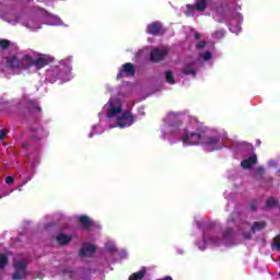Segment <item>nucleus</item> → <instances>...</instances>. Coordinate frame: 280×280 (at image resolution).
<instances>
[{
    "mask_svg": "<svg viewBox=\"0 0 280 280\" xmlns=\"http://www.w3.org/2000/svg\"><path fill=\"white\" fill-rule=\"evenodd\" d=\"M73 62V57H68L58 62V65L50 66L49 69L46 70V80L54 84V82L61 81L70 82L73 80V67L71 66Z\"/></svg>",
    "mask_w": 280,
    "mask_h": 280,
    "instance_id": "423d86ee",
    "label": "nucleus"
},
{
    "mask_svg": "<svg viewBox=\"0 0 280 280\" xmlns=\"http://www.w3.org/2000/svg\"><path fill=\"white\" fill-rule=\"evenodd\" d=\"M197 226L200 229V222H197Z\"/></svg>",
    "mask_w": 280,
    "mask_h": 280,
    "instance_id": "ea45409f",
    "label": "nucleus"
},
{
    "mask_svg": "<svg viewBox=\"0 0 280 280\" xmlns=\"http://www.w3.org/2000/svg\"><path fill=\"white\" fill-rule=\"evenodd\" d=\"M5 130H0V139H5Z\"/></svg>",
    "mask_w": 280,
    "mask_h": 280,
    "instance_id": "e433bc0d",
    "label": "nucleus"
},
{
    "mask_svg": "<svg viewBox=\"0 0 280 280\" xmlns=\"http://www.w3.org/2000/svg\"><path fill=\"white\" fill-rule=\"evenodd\" d=\"M28 156L31 168L28 171L30 176L25 177L21 185L18 187L19 191H22V187L27 185L30 180H32V176H34V172L36 171V167L40 164V155L38 154V151H35L33 154H26Z\"/></svg>",
    "mask_w": 280,
    "mask_h": 280,
    "instance_id": "9d476101",
    "label": "nucleus"
},
{
    "mask_svg": "<svg viewBox=\"0 0 280 280\" xmlns=\"http://www.w3.org/2000/svg\"><path fill=\"white\" fill-rule=\"evenodd\" d=\"M105 249L108 252V253H115V250H117V246L115 245V242L114 241H107L105 243Z\"/></svg>",
    "mask_w": 280,
    "mask_h": 280,
    "instance_id": "393cba45",
    "label": "nucleus"
},
{
    "mask_svg": "<svg viewBox=\"0 0 280 280\" xmlns=\"http://www.w3.org/2000/svg\"><path fill=\"white\" fill-rule=\"evenodd\" d=\"M235 219H228V229H225L222 233H217L213 230H206L201 237L196 242V246L199 250H207V248H215L218 246H233L235 244V237L237 235H243L245 240H250V233H257V231H261L266 229V222H255L253 225L248 223H242L237 226V231L235 232Z\"/></svg>",
    "mask_w": 280,
    "mask_h": 280,
    "instance_id": "f03ea898",
    "label": "nucleus"
},
{
    "mask_svg": "<svg viewBox=\"0 0 280 280\" xmlns=\"http://www.w3.org/2000/svg\"><path fill=\"white\" fill-rule=\"evenodd\" d=\"M0 19L2 21H5L9 23V25H23L27 30H31V32H36V30H40L43 27V24L38 23V19L36 18H23L21 15H7L0 12Z\"/></svg>",
    "mask_w": 280,
    "mask_h": 280,
    "instance_id": "1a4fd4ad",
    "label": "nucleus"
},
{
    "mask_svg": "<svg viewBox=\"0 0 280 280\" xmlns=\"http://www.w3.org/2000/svg\"><path fill=\"white\" fill-rule=\"evenodd\" d=\"M225 34H226V32H225L224 30H219V31H215V32L212 34V36H213L214 38H217V40H220V39L224 38Z\"/></svg>",
    "mask_w": 280,
    "mask_h": 280,
    "instance_id": "cd10ccee",
    "label": "nucleus"
},
{
    "mask_svg": "<svg viewBox=\"0 0 280 280\" xmlns=\"http://www.w3.org/2000/svg\"><path fill=\"white\" fill-rule=\"evenodd\" d=\"M257 163V154L253 153L252 155H249V158L244 159L241 162V166L243 167V170H250V167H253V165H255Z\"/></svg>",
    "mask_w": 280,
    "mask_h": 280,
    "instance_id": "412c9836",
    "label": "nucleus"
},
{
    "mask_svg": "<svg viewBox=\"0 0 280 280\" xmlns=\"http://www.w3.org/2000/svg\"><path fill=\"white\" fill-rule=\"evenodd\" d=\"M44 21L46 23V25H65V23L62 22V20L60 18H58L57 15H54L51 13H47L45 12L44 15Z\"/></svg>",
    "mask_w": 280,
    "mask_h": 280,
    "instance_id": "aec40b11",
    "label": "nucleus"
},
{
    "mask_svg": "<svg viewBox=\"0 0 280 280\" xmlns=\"http://www.w3.org/2000/svg\"><path fill=\"white\" fill-rule=\"evenodd\" d=\"M0 198H3V196H0Z\"/></svg>",
    "mask_w": 280,
    "mask_h": 280,
    "instance_id": "79ce46f5",
    "label": "nucleus"
},
{
    "mask_svg": "<svg viewBox=\"0 0 280 280\" xmlns=\"http://www.w3.org/2000/svg\"><path fill=\"white\" fill-rule=\"evenodd\" d=\"M30 110L33 113H40V106H38V103H34L33 101L28 102Z\"/></svg>",
    "mask_w": 280,
    "mask_h": 280,
    "instance_id": "bb28decb",
    "label": "nucleus"
},
{
    "mask_svg": "<svg viewBox=\"0 0 280 280\" xmlns=\"http://www.w3.org/2000/svg\"><path fill=\"white\" fill-rule=\"evenodd\" d=\"M147 269L145 267H142L138 272H135L129 277V280H141L143 277H145Z\"/></svg>",
    "mask_w": 280,
    "mask_h": 280,
    "instance_id": "5701e85b",
    "label": "nucleus"
},
{
    "mask_svg": "<svg viewBox=\"0 0 280 280\" xmlns=\"http://www.w3.org/2000/svg\"><path fill=\"white\" fill-rule=\"evenodd\" d=\"M197 49H205L203 52L199 55L197 60H186L184 67L182 68V73L184 75H196L199 67H202L203 62H210L213 59V51L215 46L212 43L199 42L197 44Z\"/></svg>",
    "mask_w": 280,
    "mask_h": 280,
    "instance_id": "39448f33",
    "label": "nucleus"
},
{
    "mask_svg": "<svg viewBox=\"0 0 280 280\" xmlns=\"http://www.w3.org/2000/svg\"><path fill=\"white\" fill-rule=\"evenodd\" d=\"M71 240H73V235L71 234H65V233H59L56 235V242L60 245V246H67V244H69L71 242Z\"/></svg>",
    "mask_w": 280,
    "mask_h": 280,
    "instance_id": "4be33fe9",
    "label": "nucleus"
},
{
    "mask_svg": "<svg viewBox=\"0 0 280 280\" xmlns=\"http://www.w3.org/2000/svg\"><path fill=\"white\" fill-rule=\"evenodd\" d=\"M98 117H100V124L92 126L91 131L89 133L90 139H93L95 135L104 133V131L106 130V127L104 126L105 121L104 119H102V114H98Z\"/></svg>",
    "mask_w": 280,
    "mask_h": 280,
    "instance_id": "2eb2a0df",
    "label": "nucleus"
},
{
    "mask_svg": "<svg viewBox=\"0 0 280 280\" xmlns=\"http://www.w3.org/2000/svg\"><path fill=\"white\" fill-rule=\"evenodd\" d=\"M96 247L93 244L85 243L81 247L79 255L80 257H93L95 254Z\"/></svg>",
    "mask_w": 280,
    "mask_h": 280,
    "instance_id": "6ab92c4d",
    "label": "nucleus"
},
{
    "mask_svg": "<svg viewBox=\"0 0 280 280\" xmlns=\"http://www.w3.org/2000/svg\"><path fill=\"white\" fill-rule=\"evenodd\" d=\"M194 36H195V38L198 40V39L200 38V33L195 32Z\"/></svg>",
    "mask_w": 280,
    "mask_h": 280,
    "instance_id": "4c0bfd02",
    "label": "nucleus"
},
{
    "mask_svg": "<svg viewBox=\"0 0 280 280\" xmlns=\"http://www.w3.org/2000/svg\"><path fill=\"white\" fill-rule=\"evenodd\" d=\"M165 80L168 84H176V80L174 79V72L172 71L165 72Z\"/></svg>",
    "mask_w": 280,
    "mask_h": 280,
    "instance_id": "a878e982",
    "label": "nucleus"
},
{
    "mask_svg": "<svg viewBox=\"0 0 280 280\" xmlns=\"http://www.w3.org/2000/svg\"><path fill=\"white\" fill-rule=\"evenodd\" d=\"M127 89L130 91L132 89V83H126V85H122V89Z\"/></svg>",
    "mask_w": 280,
    "mask_h": 280,
    "instance_id": "c9c22d12",
    "label": "nucleus"
},
{
    "mask_svg": "<svg viewBox=\"0 0 280 280\" xmlns=\"http://www.w3.org/2000/svg\"><path fill=\"white\" fill-rule=\"evenodd\" d=\"M12 255L11 253L0 254V270H3L8 266V257Z\"/></svg>",
    "mask_w": 280,
    "mask_h": 280,
    "instance_id": "b1692460",
    "label": "nucleus"
},
{
    "mask_svg": "<svg viewBox=\"0 0 280 280\" xmlns=\"http://www.w3.org/2000/svg\"><path fill=\"white\" fill-rule=\"evenodd\" d=\"M226 137L224 129L201 127L196 116H185L183 112H168L160 127V139L171 145L180 142L184 148L202 145L207 152L222 150Z\"/></svg>",
    "mask_w": 280,
    "mask_h": 280,
    "instance_id": "f257e3e1",
    "label": "nucleus"
},
{
    "mask_svg": "<svg viewBox=\"0 0 280 280\" xmlns=\"http://www.w3.org/2000/svg\"><path fill=\"white\" fill-rule=\"evenodd\" d=\"M20 1L25 2V1H30V0H20Z\"/></svg>",
    "mask_w": 280,
    "mask_h": 280,
    "instance_id": "a19ab883",
    "label": "nucleus"
},
{
    "mask_svg": "<svg viewBox=\"0 0 280 280\" xmlns=\"http://www.w3.org/2000/svg\"><path fill=\"white\" fill-rule=\"evenodd\" d=\"M272 248H273V250L280 249V235H278L273 238Z\"/></svg>",
    "mask_w": 280,
    "mask_h": 280,
    "instance_id": "c85d7f7f",
    "label": "nucleus"
},
{
    "mask_svg": "<svg viewBox=\"0 0 280 280\" xmlns=\"http://www.w3.org/2000/svg\"><path fill=\"white\" fill-rule=\"evenodd\" d=\"M268 165H269L270 167H276V166H277V162H275L273 160H270V161L268 162Z\"/></svg>",
    "mask_w": 280,
    "mask_h": 280,
    "instance_id": "f704fd0d",
    "label": "nucleus"
},
{
    "mask_svg": "<svg viewBox=\"0 0 280 280\" xmlns=\"http://www.w3.org/2000/svg\"><path fill=\"white\" fill-rule=\"evenodd\" d=\"M264 174H266V168H264V166H258L256 168V175L257 176H264Z\"/></svg>",
    "mask_w": 280,
    "mask_h": 280,
    "instance_id": "2f4dec72",
    "label": "nucleus"
},
{
    "mask_svg": "<svg viewBox=\"0 0 280 280\" xmlns=\"http://www.w3.org/2000/svg\"><path fill=\"white\" fill-rule=\"evenodd\" d=\"M58 275L60 280H89V275L75 271L70 267L61 268Z\"/></svg>",
    "mask_w": 280,
    "mask_h": 280,
    "instance_id": "f8f14e48",
    "label": "nucleus"
},
{
    "mask_svg": "<svg viewBox=\"0 0 280 280\" xmlns=\"http://www.w3.org/2000/svg\"><path fill=\"white\" fill-rule=\"evenodd\" d=\"M211 4V0H196L194 4H187L183 11L186 16H196V12H205Z\"/></svg>",
    "mask_w": 280,
    "mask_h": 280,
    "instance_id": "9b49d317",
    "label": "nucleus"
},
{
    "mask_svg": "<svg viewBox=\"0 0 280 280\" xmlns=\"http://www.w3.org/2000/svg\"><path fill=\"white\" fill-rule=\"evenodd\" d=\"M33 279H43V273L40 271L33 273Z\"/></svg>",
    "mask_w": 280,
    "mask_h": 280,
    "instance_id": "473e14b6",
    "label": "nucleus"
},
{
    "mask_svg": "<svg viewBox=\"0 0 280 280\" xmlns=\"http://www.w3.org/2000/svg\"><path fill=\"white\" fill-rule=\"evenodd\" d=\"M30 257L25 254H18L13 257V270L11 276L12 280H30L32 271L27 269Z\"/></svg>",
    "mask_w": 280,
    "mask_h": 280,
    "instance_id": "6e6552de",
    "label": "nucleus"
},
{
    "mask_svg": "<svg viewBox=\"0 0 280 280\" xmlns=\"http://www.w3.org/2000/svg\"><path fill=\"white\" fill-rule=\"evenodd\" d=\"M30 148H31L30 144H27V143H24V144H23V149H24V150H30Z\"/></svg>",
    "mask_w": 280,
    "mask_h": 280,
    "instance_id": "58836bf2",
    "label": "nucleus"
},
{
    "mask_svg": "<svg viewBox=\"0 0 280 280\" xmlns=\"http://www.w3.org/2000/svg\"><path fill=\"white\" fill-rule=\"evenodd\" d=\"M5 65L0 63V71L3 73H13L21 75L24 71L32 69H44L50 62H54L51 55L40 54L34 50L27 52H18L3 59Z\"/></svg>",
    "mask_w": 280,
    "mask_h": 280,
    "instance_id": "7ed1b4c3",
    "label": "nucleus"
},
{
    "mask_svg": "<svg viewBox=\"0 0 280 280\" xmlns=\"http://www.w3.org/2000/svg\"><path fill=\"white\" fill-rule=\"evenodd\" d=\"M9 45H10V42L5 39H0V49H8Z\"/></svg>",
    "mask_w": 280,
    "mask_h": 280,
    "instance_id": "7c9ffc66",
    "label": "nucleus"
},
{
    "mask_svg": "<svg viewBox=\"0 0 280 280\" xmlns=\"http://www.w3.org/2000/svg\"><path fill=\"white\" fill-rule=\"evenodd\" d=\"M30 137L34 141H40V139H47V137H49V132L46 129H44L40 125L35 124L31 126Z\"/></svg>",
    "mask_w": 280,
    "mask_h": 280,
    "instance_id": "ddd939ff",
    "label": "nucleus"
},
{
    "mask_svg": "<svg viewBox=\"0 0 280 280\" xmlns=\"http://www.w3.org/2000/svg\"><path fill=\"white\" fill-rule=\"evenodd\" d=\"M107 128H130L137 121V116L128 109H124V102L119 97H110L103 106Z\"/></svg>",
    "mask_w": 280,
    "mask_h": 280,
    "instance_id": "20e7f679",
    "label": "nucleus"
},
{
    "mask_svg": "<svg viewBox=\"0 0 280 280\" xmlns=\"http://www.w3.org/2000/svg\"><path fill=\"white\" fill-rule=\"evenodd\" d=\"M5 183H7V185H12V183H14V177L8 176V177L5 178Z\"/></svg>",
    "mask_w": 280,
    "mask_h": 280,
    "instance_id": "72a5a7b5",
    "label": "nucleus"
},
{
    "mask_svg": "<svg viewBox=\"0 0 280 280\" xmlns=\"http://www.w3.org/2000/svg\"><path fill=\"white\" fill-rule=\"evenodd\" d=\"M147 33L152 34V36H159L163 34V24L161 22H153L148 25Z\"/></svg>",
    "mask_w": 280,
    "mask_h": 280,
    "instance_id": "a211bd4d",
    "label": "nucleus"
},
{
    "mask_svg": "<svg viewBox=\"0 0 280 280\" xmlns=\"http://www.w3.org/2000/svg\"><path fill=\"white\" fill-rule=\"evenodd\" d=\"M213 19L217 23H226L232 34L242 32L244 16L240 12L233 13L229 7H219L213 13Z\"/></svg>",
    "mask_w": 280,
    "mask_h": 280,
    "instance_id": "0eeeda50",
    "label": "nucleus"
},
{
    "mask_svg": "<svg viewBox=\"0 0 280 280\" xmlns=\"http://www.w3.org/2000/svg\"><path fill=\"white\" fill-rule=\"evenodd\" d=\"M167 56V47H162V48H153L151 50V60L153 62H159L163 60Z\"/></svg>",
    "mask_w": 280,
    "mask_h": 280,
    "instance_id": "dca6fc26",
    "label": "nucleus"
},
{
    "mask_svg": "<svg viewBox=\"0 0 280 280\" xmlns=\"http://www.w3.org/2000/svg\"><path fill=\"white\" fill-rule=\"evenodd\" d=\"M136 72L137 70H135V65L127 62L119 69L117 80H121V78H135Z\"/></svg>",
    "mask_w": 280,
    "mask_h": 280,
    "instance_id": "4468645a",
    "label": "nucleus"
},
{
    "mask_svg": "<svg viewBox=\"0 0 280 280\" xmlns=\"http://www.w3.org/2000/svg\"><path fill=\"white\" fill-rule=\"evenodd\" d=\"M277 205H278L277 199L272 197L267 200V207H277Z\"/></svg>",
    "mask_w": 280,
    "mask_h": 280,
    "instance_id": "c756f323",
    "label": "nucleus"
},
{
    "mask_svg": "<svg viewBox=\"0 0 280 280\" xmlns=\"http://www.w3.org/2000/svg\"><path fill=\"white\" fill-rule=\"evenodd\" d=\"M78 220L83 229H86L88 231H93V229L100 230V224L92 222V220L88 215H80L78 217Z\"/></svg>",
    "mask_w": 280,
    "mask_h": 280,
    "instance_id": "f3484780",
    "label": "nucleus"
}]
</instances>
